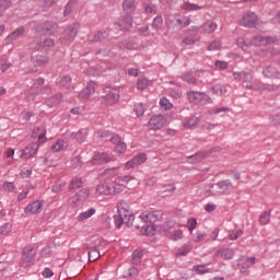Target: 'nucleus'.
I'll list each match as a JSON object with an SVG mask.
<instances>
[{
  "label": "nucleus",
  "instance_id": "obj_7",
  "mask_svg": "<svg viewBox=\"0 0 280 280\" xmlns=\"http://www.w3.org/2000/svg\"><path fill=\"white\" fill-rule=\"evenodd\" d=\"M43 84H45L44 79H36V80L33 81L32 88H30L27 93H26L27 102H34V100H36V95H38Z\"/></svg>",
  "mask_w": 280,
  "mask_h": 280
},
{
  "label": "nucleus",
  "instance_id": "obj_60",
  "mask_svg": "<svg viewBox=\"0 0 280 280\" xmlns=\"http://www.w3.org/2000/svg\"><path fill=\"white\" fill-rule=\"evenodd\" d=\"M192 270H195L197 275H205V272H208L207 266L205 265L195 266Z\"/></svg>",
  "mask_w": 280,
  "mask_h": 280
},
{
  "label": "nucleus",
  "instance_id": "obj_53",
  "mask_svg": "<svg viewBox=\"0 0 280 280\" xmlns=\"http://www.w3.org/2000/svg\"><path fill=\"white\" fill-rule=\"evenodd\" d=\"M12 3L8 0H0V14L4 13L5 10L11 8Z\"/></svg>",
  "mask_w": 280,
  "mask_h": 280
},
{
  "label": "nucleus",
  "instance_id": "obj_28",
  "mask_svg": "<svg viewBox=\"0 0 280 280\" xmlns=\"http://www.w3.org/2000/svg\"><path fill=\"white\" fill-rule=\"evenodd\" d=\"M136 8L137 7L135 4V0H124L122 1V10L127 14H132V12H135Z\"/></svg>",
  "mask_w": 280,
  "mask_h": 280
},
{
  "label": "nucleus",
  "instance_id": "obj_10",
  "mask_svg": "<svg viewBox=\"0 0 280 280\" xmlns=\"http://www.w3.org/2000/svg\"><path fill=\"white\" fill-rule=\"evenodd\" d=\"M148 161V155L145 153H139L132 160L128 161L125 164L126 170H135V167H139V165H143Z\"/></svg>",
  "mask_w": 280,
  "mask_h": 280
},
{
  "label": "nucleus",
  "instance_id": "obj_18",
  "mask_svg": "<svg viewBox=\"0 0 280 280\" xmlns=\"http://www.w3.org/2000/svg\"><path fill=\"white\" fill-rule=\"evenodd\" d=\"M172 228H174V223H171L168 228L163 226L162 231L166 233L167 237H170V240H173V242H177V240H183V230H176L174 232H170V229Z\"/></svg>",
  "mask_w": 280,
  "mask_h": 280
},
{
  "label": "nucleus",
  "instance_id": "obj_50",
  "mask_svg": "<svg viewBox=\"0 0 280 280\" xmlns=\"http://www.w3.org/2000/svg\"><path fill=\"white\" fill-rule=\"evenodd\" d=\"M213 95H226V88H222V85H214L212 88Z\"/></svg>",
  "mask_w": 280,
  "mask_h": 280
},
{
  "label": "nucleus",
  "instance_id": "obj_35",
  "mask_svg": "<svg viewBox=\"0 0 280 280\" xmlns=\"http://www.w3.org/2000/svg\"><path fill=\"white\" fill-rule=\"evenodd\" d=\"M182 10H186L187 12H198V10H202V7L190 2H184L182 4Z\"/></svg>",
  "mask_w": 280,
  "mask_h": 280
},
{
  "label": "nucleus",
  "instance_id": "obj_6",
  "mask_svg": "<svg viewBox=\"0 0 280 280\" xmlns=\"http://www.w3.org/2000/svg\"><path fill=\"white\" fill-rule=\"evenodd\" d=\"M187 95L191 104H211V97L202 92H188Z\"/></svg>",
  "mask_w": 280,
  "mask_h": 280
},
{
  "label": "nucleus",
  "instance_id": "obj_33",
  "mask_svg": "<svg viewBox=\"0 0 280 280\" xmlns=\"http://www.w3.org/2000/svg\"><path fill=\"white\" fill-rule=\"evenodd\" d=\"M96 211L97 210L95 208H90L88 211L81 212L78 215L79 222H84V220H89V218H92V215H95Z\"/></svg>",
  "mask_w": 280,
  "mask_h": 280
},
{
  "label": "nucleus",
  "instance_id": "obj_40",
  "mask_svg": "<svg viewBox=\"0 0 280 280\" xmlns=\"http://www.w3.org/2000/svg\"><path fill=\"white\" fill-rule=\"evenodd\" d=\"M236 45L237 47L246 51V49H248L253 44H250V42H247L245 37H238L236 40Z\"/></svg>",
  "mask_w": 280,
  "mask_h": 280
},
{
  "label": "nucleus",
  "instance_id": "obj_16",
  "mask_svg": "<svg viewBox=\"0 0 280 280\" xmlns=\"http://www.w3.org/2000/svg\"><path fill=\"white\" fill-rule=\"evenodd\" d=\"M277 38L275 37H264L261 35L255 36L250 40V45H254L255 47H261L264 45H272Z\"/></svg>",
  "mask_w": 280,
  "mask_h": 280
},
{
  "label": "nucleus",
  "instance_id": "obj_23",
  "mask_svg": "<svg viewBox=\"0 0 280 280\" xmlns=\"http://www.w3.org/2000/svg\"><path fill=\"white\" fill-rule=\"evenodd\" d=\"M45 135H47V131L43 127H35L33 130V139H38L39 143H45L47 141V138H45Z\"/></svg>",
  "mask_w": 280,
  "mask_h": 280
},
{
  "label": "nucleus",
  "instance_id": "obj_25",
  "mask_svg": "<svg viewBox=\"0 0 280 280\" xmlns=\"http://www.w3.org/2000/svg\"><path fill=\"white\" fill-rule=\"evenodd\" d=\"M84 185V182L82 180V177H72L69 184V191H75V189L82 188Z\"/></svg>",
  "mask_w": 280,
  "mask_h": 280
},
{
  "label": "nucleus",
  "instance_id": "obj_8",
  "mask_svg": "<svg viewBox=\"0 0 280 280\" xmlns=\"http://www.w3.org/2000/svg\"><path fill=\"white\" fill-rule=\"evenodd\" d=\"M78 30H80V24L73 23L70 24L68 27L65 28L62 35H61V40H68L71 42L75 36L78 35Z\"/></svg>",
  "mask_w": 280,
  "mask_h": 280
},
{
  "label": "nucleus",
  "instance_id": "obj_57",
  "mask_svg": "<svg viewBox=\"0 0 280 280\" xmlns=\"http://www.w3.org/2000/svg\"><path fill=\"white\" fill-rule=\"evenodd\" d=\"M187 226H188V231H194V229H196V226H198V221L196 220V218H189L187 221Z\"/></svg>",
  "mask_w": 280,
  "mask_h": 280
},
{
  "label": "nucleus",
  "instance_id": "obj_59",
  "mask_svg": "<svg viewBox=\"0 0 280 280\" xmlns=\"http://www.w3.org/2000/svg\"><path fill=\"white\" fill-rule=\"evenodd\" d=\"M128 211L130 210V205L128 202L121 200L120 202L117 203V211Z\"/></svg>",
  "mask_w": 280,
  "mask_h": 280
},
{
  "label": "nucleus",
  "instance_id": "obj_54",
  "mask_svg": "<svg viewBox=\"0 0 280 280\" xmlns=\"http://www.w3.org/2000/svg\"><path fill=\"white\" fill-rule=\"evenodd\" d=\"M215 69L217 71H224L225 69H229V62L218 60L215 62Z\"/></svg>",
  "mask_w": 280,
  "mask_h": 280
},
{
  "label": "nucleus",
  "instance_id": "obj_2",
  "mask_svg": "<svg viewBox=\"0 0 280 280\" xmlns=\"http://www.w3.org/2000/svg\"><path fill=\"white\" fill-rule=\"evenodd\" d=\"M115 226L117 229H121V224H126L127 226H136L139 229V225L135 223V215L130 210H118V214L114 215Z\"/></svg>",
  "mask_w": 280,
  "mask_h": 280
},
{
  "label": "nucleus",
  "instance_id": "obj_24",
  "mask_svg": "<svg viewBox=\"0 0 280 280\" xmlns=\"http://www.w3.org/2000/svg\"><path fill=\"white\" fill-rule=\"evenodd\" d=\"M207 154H209V153L208 152H199V153L188 156L186 161H187V163H190V164L200 163V162L205 161V159H207Z\"/></svg>",
  "mask_w": 280,
  "mask_h": 280
},
{
  "label": "nucleus",
  "instance_id": "obj_43",
  "mask_svg": "<svg viewBox=\"0 0 280 280\" xmlns=\"http://www.w3.org/2000/svg\"><path fill=\"white\" fill-rule=\"evenodd\" d=\"M160 106L164 110H172V108H174V105L172 102H170V100H167V97L160 98Z\"/></svg>",
  "mask_w": 280,
  "mask_h": 280
},
{
  "label": "nucleus",
  "instance_id": "obj_1",
  "mask_svg": "<svg viewBox=\"0 0 280 280\" xmlns=\"http://www.w3.org/2000/svg\"><path fill=\"white\" fill-rule=\"evenodd\" d=\"M113 183L115 184L113 186L114 194H119L120 191H124V188L132 189V187H137L139 184V180H137V177L135 176H113L110 178Z\"/></svg>",
  "mask_w": 280,
  "mask_h": 280
},
{
  "label": "nucleus",
  "instance_id": "obj_41",
  "mask_svg": "<svg viewBox=\"0 0 280 280\" xmlns=\"http://www.w3.org/2000/svg\"><path fill=\"white\" fill-rule=\"evenodd\" d=\"M88 137H89V130L86 129H82L75 133V139L79 143H84Z\"/></svg>",
  "mask_w": 280,
  "mask_h": 280
},
{
  "label": "nucleus",
  "instance_id": "obj_5",
  "mask_svg": "<svg viewBox=\"0 0 280 280\" xmlns=\"http://www.w3.org/2000/svg\"><path fill=\"white\" fill-rule=\"evenodd\" d=\"M238 23L243 27H257V25H259V18L255 12L247 11L242 15Z\"/></svg>",
  "mask_w": 280,
  "mask_h": 280
},
{
  "label": "nucleus",
  "instance_id": "obj_13",
  "mask_svg": "<svg viewBox=\"0 0 280 280\" xmlns=\"http://www.w3.org/2000/svg\"><path fill=\"white\" fill-rule=\"evenodd\" d=\"M140 220L142 222H150V224H154V222H159V220H163V211L155 210L147 214H142L140 215Z\"/></svg>",
  "mask_w": 280,
  "mask_h": 280
},
{
  "label": "nucleus",
  "instance_id": "obj_37",
  "mask_svg": "<svg viewBox=\"0 0 280 280\" xmlns=\"http://www.w3.org/2000/svg\"><path fill=\"white\" fill-rule=\"evenodd\" d=\"M262 73L264 75H266V78H279V72L277 71V69L272 68L271 66H268L267 68H265Z\"/></svg>",
  "mask_w": 280,
  "mask_h": 280
},
{
  "label": "nucleus",
  "instance_id": "obj_48",
  "mask_svg": "<svg viewBox=\"0 0 280 280\" xmlns=\"http://www.w3.org/2000/svg\"><path fill=\"white\" fill-rule=\"evenodd\" d=\"M191 245H184L182 248H179L176 257H186V255H189V253H191Z\"/></svg>",
  "mask_w": 280,
  "mask_h": 280
},
{
  "label": "nucleus",
  "instance_id": "obj_64",
  "mask_svg": "<svg viewBox=\"0 0 280 280\" xmlns=\"http://www.w3.org/2000/svg\"><path fill=\"white\" fill-rule=\"evenodd\" d=\"M156 183V177H147L144 179V185L147 187H152Z\"/></svg>",
  "mask_w": 280,
  "mask_h": 280
},
{
  "label": "nucleus",
  "instance_id": "obj_26",
  "mask_svg": "<svg viewBox=\"0 0 280 280\" xmlns=\"http://www.w3.org/2000/svg\"><path fill=\"white\" fill-rule=\"evenodd\" d=\"M25 34V28L23 27H19L16 28L15 31H13L11 34H9L7 37H5V40L8 43L12 42V40H16L19 38H21V36Z\"/></svg>",
  "mask_w": 280,
  "mask_h": 280
},
{
  "label": "nucleus",
  "instance_id": "obj_14",
  "mask_svg": "<svg viewBox=\"0 0 280 280\" xmlns=\"http://www.w3.org/2000/svg\"><path fill=\"white\" fill-rule=\"evenodd\" d=\"M234 79L240 80V82H243V85L245 89H253V74L248 72H234Z\"/></svg>",
  "mask_w": 280,
  "mask_h": 280
},
{
  "label": "nucleus",
  "instance_id": "obj_62",
  "mask_svg": "<svg viewBox=\"0 0 280 280\" xmlns=\"http://www.w3.org/2000/svg\"><path fill=\"white\" fill-rule=\"evenodd\" d=\"M163 190H164V194H167V192L174 194V191H176V186H174V184L164 185Z\"/></svg>",
  "mask_w": 280,
  "mask_h": 280
},
{
  "label": "nucleus",
  "instance_id": "obj_36",
  "mask_svg": "<svg viewBox=\"0 0 280 280\" xmlns=\"http://www.w3.org/2000/svg\"><path fill=\"white\" fill-rule=\"evenodd\" d=\"M142 257H143V250L136 249L132 254L131 264L133 266H139V264H141Z\"/></svg>",
  "mask_w": 280,
  "mask_h": 280
},
{
  "label": "nucleus",
  "instance_id": "obj_58",
  "mask_svg": "<svg viewBox=\"0 0 280 280\" xmlns=\"http://www.w3.org/2000/svg\"><path fill=\"white\" fill-rule=\"evenodd\" d=\"M142 228L144 229L143 235L152 236V235H154V232L156 231L154 229V225H143Z\"/></svg>",
  "mask_w": 280,
  "mask_h": 280
},
{
  "label": "nucleus",
  "instance_id": "obj_22",
  "mask_svg": "<svg viewBox=\"0 0 280 280\" xmlns=\"http://www.w3.org/2000/svg\"><path fill=\"white\" fill-rule=\"evenodd\" d=\"M40 209H43V201L36 200L30 203L25 209V213H40Z\"/></svg>",
  "mask_w": 280,
  "mask_h": 280
},
{
  "label": "nucleus",
  "instance_id": "obj_47",
  "mask_svg": "<svg viewBox=\"0 0 280 280\" xmlns=\"http://www.w3.org/2000/svg\"><path fill=\"white\" fill-rule=\"evenodd\" d=\"M177 25H179V27H187L188 25L191 24V19L187 18V16H179L176 20Z\"/></svg>",
  "mask_w": 280,
  "mask_h": 280
},
{
  "label": "nucleus",
  "instance_id": "obj_61",
  "mask_svg": "<svg viewBox=\"0 0 280 280\" xmlns=\"http://www.w3.org/2000/svg\"><path fill=\"white\" fill-rule=\"evenodd\" d=\"M144 11L147 14H156V7L152 4L144 3Z\"/></svg>",
  "mask_w": 280,
  "mask_h": 280
},
{
  "label": "nucleus",
  "instance_id": "obj_29",
  "mask_svg": "<svg viewBox=\"0 0 280 280\" xmlns=\"http://www.w3.org/2000/svg\"><path fill=\"white\" fill-rule=\"evenodd\" d=\"M148 86H152V80H149L148 78L140 77L137 81V89L139 91H143L148 89Z\"/></svg>",
  "mask_w": 280,
  "mask_h": 280
},
{
  "label": "nucleus",
  "instance_id": "obj_15",
  "mask_svg": "<svg viewBox=\"0 0 280 280\" xmlns=\"http://www.w3.org/2000/svg\"><path fill=\"white\" fill-rule=\"evenodd\" d=\"M115 27L121 32L130 30L132 27V14L127 13L121 20L115 23Z\"/></svg>",
  "mask_w": 280,
  "mask_h": 280
},
{
  "label": "nucleus",
  "instance_id": "obj_55",
  "mask_svg": "<svg viewBox=\"0 0 280 280\" xmlns=\"http://www.w3.org/2000/svg\"><path fill=\"white\" fill-rule=\"evenodd\" d=\"M12 231V224L10 223H4L1 228H0V235H8V233H10Z\"/></svg>",
  "mask_w": 280,
  "mask_h": 280
},
{
  "label": "nucleus",
  "instance_id": "obj_3",
  "mask_svg": "<svg viewBox=\"0 0 280 280\" xmlns=\"http://www.w3.org/2000/svg\"><path fill=\"white\" fill-rule=\"evenodd\" d=\"M166 124H167V118H165V116H163L162 114H158V115H153L149 119L147 124V128L148 130H153L154 132H156L159 130H163Z\"/></svg>",
  "mask_w": 280,
  "mask_h": 280
},
{
  "label": "nucleus",
  "instance_id": "obj_19",
  "mask_svg": "<svg viewBox=\"0 0 280 280\" xmlns=\"http://www.w3.org/2000/svg\"><path fill=\"white\" fill-rule=\"evenodd\" d=\"M234 256H235V250H233L232 248H220L215 253V257H219L224 261L231 259Z\"/></svg>",
  "mask_w": 280,
  "mask_h": 280
},
{
  "label": "nucleus",
  "instance_id": "obj_56",
  "mask_svg": "<svg viewBox=\"0 0 280 280\" xmlns=\"http://www.w3.org/2000/svg\"><path fill=\"white\" fill-rule=\"evenodd\" d=\"M152 27H154V30H161V27H163V18L161 16L155 18L153 20Z\"/></svg>",
  "mask_w": 280,
  "mask_h": 280
},
{
  "label": "nucleus",
  "instance_id": "obj_20",
  "mask_svg": "<svg viewBox=\"0 0 280 280\" xmlns=\"http://www.w3.org/2000/svg\"><path fill=\"white\" fill-rule=\"evenodd\" d=\"M93 165H104V163H110V158L107 153H97L92 158Z\"/></svg>",
  "mask_w": 280,
  "mask_h": 280
},
{
  "label": "nucleus",
  "instance_id": "obj_46",
  "mask_svg": "<svg viewBox=\"0 0 280 280\" xmlns=\"http://www.w3.org/2000/svg\"><path fill=\"white\" fill-rule=\"evenodd\" d=\"M60 102H62V94H57L56 96L47 101V105L51 108L52 106H58Z\"/></svg>",
  "mask_w": 280,
  "mask_h": 280
},
{
  "label": "nucleus",
  "instance_id": "obj_27",
  "mask_svg": "<svg viewBox=\"0 0 280 280\" xmlns=\"http://www.w3.org/2000/svg\"><path fill=\"white\" fill-rule=\"evenodd\" d=\"M69 144L62 139L57 140L55 143H52L50 150L51 152H60L61 150H67Z\"/></svg>",
  "mask_w": 280,
  "mask_h": 280
},
{
  "label": "nucleus",
  "instance_id": "obj_42",
  "mask_svg": "<svg viewBox=\"0 0 280 280\" xmlns=\"http://www.w3.org/2000/svg\"><path fill=\"white\" fill-rule=\"evenodd\" d=\"M4 159L7 160L8 165H12V163H14V149H7L4 152Z\"/></svg>",
  "mask_w": 280,
  "mask_h": 280
},
{
  "label": "nucleus",
  "instance_id": "obj_31",
  "mask_svg": "<svg viewBox=\"0 0 280 280\" xmlns=\"http://www.w3.org/2000/svg\"><path fill=\"white\" fill-rule=\"evenodd\" d=\"M113 192H115L114 188H110L104 184H101L96 187V194H100L101 196H110Z\"/></svg>",
  "mask_w": 280,
  "mask_h": 280
},
{
  "label": "nucleus",
  "instance_id": "obj_4",
  "mask_svg": "<svg viewBox=\"0 0 280 280\" xmlns=\"http://www.w3.org/2000/svg\"><path fill=\"white\" fill-rule=\"evenodd\" d=\"M35 257H36V249H34V246L32 245L25 246L22 253V261H21L22 268H30V266H33Z\"/></svg>",
  "mask_w": 280,
  "mask_h": 280
},
{
  "label": "nucleus",
  "instance_id": "obj_45",
  "mask_svg": "<svg viewBox=\"0 0 280 280\" xmlns=\"http://www.w3.org/2000/svg\"><path fill=\"white\" fill-rule=\"evenodd\" d=\"M57 84L59 86H69L71 84V77L69 75L59 77L57 79Z\"/></svg>",
  "mask_w": 280,
  "mask_h": 280
},
{
  "label": "nucleus",
  "instance_id": "obj_38",
  "mask_svg": "<svg viewBox=\"0 0 280 280\" xmlns=\"http://www.w3.org/2000/svg\"><path fill=\"white\" fill-rule=\"evenodd\" d=\"M77 196L81 202H85V200H89V196H91V191L89 188H83L77 192Z\"/></svg>",
  "mask_w": 280,
  "mask_h": 280
},
{
  "label": "nucleus",
  "instance_id": "obj_44",
  "mask_svg": "<svg viewBox=\"0 0 280 280\" xmlns=\"http://www.w3.org/2000/svg\"><path fill=\"white\" fill-rule=\"evenodd\" d=\"M231 186H232V184L229 182V179H225V180H221L217 184H213L212 188L218 187L221 189V191H226V189H229V187H231Z\"/></svg>",
  "mask_w": 280,
  "mask_h": 280
},
{
  "label": "nucleus",
  "instance_id": "obj_52",
  "mask_svg": "<svg viewBox=\"0 0 280 280\" xmlns=\"http://www.w3.org/2000/svg\"><path fill=\"white\" fill-rule=\"evenodd\" d=\"M209 51H218V49H222V43L220 40H213L208 46Z\"/></svg>",
  "mask_w": 280,
  "mask_h": 280
},
{
  "label": "nucleus",
  "instance_id": "obj_63",
  "mask_svg": "<svg viewBox=\"0 0 280 280\" xmlns=\"http://www.w3.org/2000/svg\"><path fill=\"white\" fill-rule=\"evenodd\" d=\"M39 93H42L43 95H49V93H51V86L49 85H42L39 88Z\"/></svg>",
  "mask_w": 280,
  "mask_h": 280
},
{
  "label": "nucleus",
  "instance_id": "obj_39",
  "mask_svg": "<svg viewBox=\"0 0 280 280\" xmlns=\"http://www.w3.org/2000/svg\"><path fill=\"white\" fill-rule=\"evenodd\" d=\"M133 113L137 115V117H143L145 115V105L142 103H138L133 107Z\"/></svg>",
  "mask_w": 280,
  "mask_h": 280
},
{
  "label": "nucleus",
  "instance_id": "obj_30",
  "mask_svg": "<svg viewBox=\"0 0 280 280\" xmlns=\"http://www.w3.org/2000/svg\"><path fill=\"white\" fill-rule=\"evenodd\" d=\"M86 249L89 250L88 253L89 261L90 262L97 261V258L101 257L100 250H97L96 247H91L89 245L86 246Z\"/></svg>",
  "mask_w": 280,
  "mask_h": 280
},
{
  "label": "nucleus",
  "instance_id": "obj_12",
  "mask_svg": "<svg viewBox=\"0 0 280 280\" xmlns=\"http://www.w3.org/2000/svg\"><path fill=\"white\" fill-rule=\"evenodd\" d=\"M96 85L95 81H89L85 88L79 92V100H89L95 93Z\"/></svg>",
  "mask_w": 280,
  "mask_h": 280
},
{
  "label": "nucleus",
  "instance_id": "obj_9",
  "mask_svg": "<svg viewBox=\"0 0 280 280\" xmlns=\"http://www.w3.org/2000/svg\"><path fill=\"white\" fill-rule=\"evenodd\" d=\"M104 100L105 104L113 106V104H117V102H119V92L116 89L106 88Z\"/></svg>",
  "mask_w": 280,
  "mask_h": 280
},
{
  "label": "nucleus",
  "instance_id": "obj_21",
  "mask_svg": "<svg viewBox=\"0 0 280 280\" xmlns=\"http://www.w3.org/2000/svg\"><path fill=\"white\" fill-rule=\"evenodd\" d=\"M201 34H213L218 30V23L213 21H207L200 26Z\"/></svg>",
  "mask_w": 280,
  "mask_h": 280
},
{
  "label": "nucleus",
  "instance_id": "obj_32",
  "mask_svg": "<svg viewBox=\"0 0 280 280\" xmlns=\"http://www.w3.org/2000/svg\"><path fill=\"white\" fill-rule=\"evenodd\" d=\"M238 270L243 272V275H248V260H246V257H241L237 262Z\"/></svg>",
  "mask_w": 280,
  "mask_h": 280
},
{
  "label": "nucleus",
  "instance_id": "obj_34",
  "mask_svg": "<svg viewBox=\"0 0 280 280\" xmlns=\"http://www.w3.org/2000/svg\"><path fill=\"white\" fill-rule=\"evenodd\" d=\"M184 128H186L187 130L191 129V128H196V126H198V117L192 116L188 119H186L183 122Z\"/></svg>",
  "mask_w": 280,
  "mask_h": 280
},
{
  "label": "nucleus",
  "instance_id": "obj_11",
  "mask_svg": "<svg viewBox=\"0 0 280 280\" xmlns=\"http://www.w3.org/2000/svg\"><path fill=\"white\" fill-rule=\"evenodd\" d=\"M38 143L36 142H32L30 143L25 149L20 150L21 155L20 159H32V156H34L37 152H38Z\"/></svg>",
  "mask_w": 280,
  "mask_h": 280
},
{
  "label": "nucleus",
  "instance_id": "obj_17",
  "mask_svg": "<svg viewBox=\"0 0 280 280\" xmlns=\"http://www.w3.org/2000/svg\"><path fill=\"white\" fill-rule=\"evenodd\" d=\"M110 141L112 143H114V145H116L114 149V152H116V154H124L128 149V147L125 142L121 141V138H119V136H113Z\"/></svg>",
  "mask_w": 280,
  "mask_h": 280
},
{
  "label": "nucleus",
  "instance_id": "obj_49",
  "mask_svg": "<svg viewBox=\"0 0 280 280\" xmlns=\"http://www.w3.org/2000/svg\"><path fill=\"white\" fill-rule=\"evenodd\" d=\"M270 211H265L260 217H259V222L262 225H266L270 222Z\"/></svg>",
  "mask_w": 280,
  "mask_h": 280
},
{
  "label": "nucleus",
  "instance_id": "obj_51",
  "mask_svg": "<svg viewBox=\"0 0 280 280\" xmlns=\"http://www.w3.org/2000/svg\"><path fill=\"white\" fill-rule=\"evenodd\" d=\"M69 205L70 207H80V205H82V200H80V197L75 194V196L70 197Z\"/></svg>",
  "mask_w": 280,
  "mask_h": 280
}]
</instances>
